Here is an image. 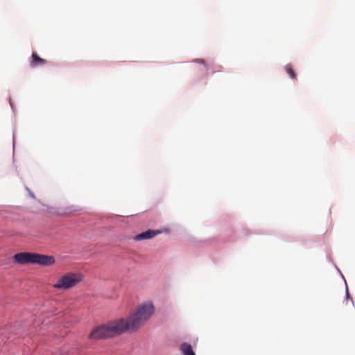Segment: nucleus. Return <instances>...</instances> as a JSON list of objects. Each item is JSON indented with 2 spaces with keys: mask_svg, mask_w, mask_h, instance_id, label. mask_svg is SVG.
I'll use <instances>...</instances> for the list:
<instances>
[{
  "mask_svg": "<svg viewBox=\"0 0 355 355\" xmlns=\"http://www.w3.org/2000/svg\"><path fill=\"white\" fill-rule=\"evenodd\" d=\"M155 312L152 302H147L138 306L134 313L128 319H123L125 331H135L142 327Z\"/></svg>",
  "mask_w": 355,
  "mask_h": 355,
  "instance_id": "f257e3e1",
  "label": "nucleus"
},
{
  "mask_svg": "<svg viewBox=\"0 0 355 355\" xmlns=\"http://www.w3.org/2000/svg\"><path fill=\"white\" fill-rule=\"evenodd\" d=\"M123 319L111 321L105 324L94 328L89 338L92 340L107 338L119 335L125 331Z\"/></svg>",
  "mask_w": 355,
  "mask_h": 355,
  "instance_id": "f03ea898",
  "label": "nucleus"
},
{
  "mask_svg": "<svg viewBox=\"0 0 355 355\" xmlns=\"http://www.w3.org/2000/svg\"><path fill=\"white\" fill-rule=\"evenodd\" d=\"M13 260L15 263L21 265L38 264L42 266H50L55 262L53 256L27 252L15 254L13 256Z\"/></svg>",
  "mask_w": 355,
  "mask_h": 355,
  "instance_id": "7ed1b4c3",
  "label": "nucleus"
},
{
  "mask_svg": "<svg viewBox=\"0 0 355 355\" xmlns=\"http://www.w3.org/2000/svg\"><path fill=\"white\" fill-rule=\"evenodd\" d=\"M83 279L79 273L69 272L60 277L53 285V287L58 290H68L76 286Z\"/></svg>",
  "mask_w": 355,
  "mask_h": 355,
  "instance_id": "20e7f679",
  "label": "nucleus"
},
{
  "mask_svg": "<svg viewBox=\"0 0 355 355\" xmlns=\"http://www.w3.org/2000/svg\"><path fill=\"white\" fill-rule=\"evenodd\" d=\"M161 233V231L159 230H148L146 232H141L135 237V241H141V240H146V239H152L159 234Z\"/></svg>",
  "mask_w": 355,
  "mask_h": 355,
  "instance_id": "39448f33",
  "label": "nucleus"
},
{
  "mask_svg": "<svg viewBox=\"0 0 355 355\" xmlns=\"http://www.w3.org/2000/svg\"><path fill=\"white\" fill-rule=\"evenodd\" d=\"M46 62V61L44 59L40 58L36 53H33L30 63L32 67L44 65Z\"/></svg>",
  "mask_w": 355,
  "mask_h": 355,
  "instance_id": "423d86ee",
  "label": "nucleus"
},
{
  "mask_svg": "<svg viewBox=\"0 0 355 355\" xmlns=\"http://www.w3.org/2000/svg\"><path fill=\"white\" fill-rule=\"evenodd\" d=\"M180 350L183 355H196L191 345L187 343L181 344Z\"/></svg>",
  "mask_w": 355,
  "mask_h": 355,
  "instance_id": "0eeeda50",
  "label": "nucleus"
},
{
  "mask_svg": "<svg viewBox=\"0 0 355 355\" xmlns=\"http://www.w3.org/2000/svg\"><path fill=\"white\" fill-rule=\"evenodd\" d=\"M284 69H285L286 71L287 72V73L289 75V76L292 79L296 78V74H295L294 70L293 69L292 66L290 64H286L285 66Z\"/></svg>",
  "mask_w": 355,
  "mask_h": 355,
  "instance_id": "6e6552de",
  "label": "nucleus"
},
{
  "mask_svg": "<svg viewBox=\"0 0 355 355\" xmlns=\"http://www.w3.org/2000/svg\"><path fill=\"white\" fill-rule=\"evenodd\" d=\"M198 62L200 63V64H205V61L203 60H198Z\"/></svg>",
  "mask_w": 355,
  "mask_h": 355,
  "instance_id": "1a4fd4ad",
  "label": "nucleus"
}]
</instances>
